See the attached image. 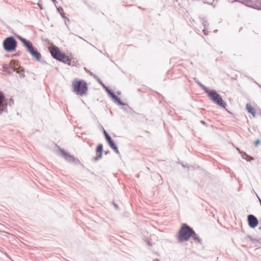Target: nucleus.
<instances>
[{"instance_id":"obj_4","label":"nucleus","mask_w":261,"mask_h":261,"mask_svg":"<svg viewBox=\"0 0 261 261\" xmlns=\"http://www.w3.org/2000/svg\"><path fill=\"white\" fill-rule=\"evenodd\" d=\"M72 86L73 92L77 95L83 96L87 92V84L84 81L75 79L72 82Z\"/></svg>"},{"instance_id":"obj_8","label":"nucleus","mask_w":261,"mask_h":261,"mask_svg":"<svg viewBox=\"0 0 261 261\" xmlns=\"http://www.w3.org/2000/svg\"><path fill=\"white\" fill-rule=\"evenodd\" d=\"M104 134L106 137V140L108 141V143L110 147L113 149L115 152L117 154L119 153V150L117 149V148L114 143L112 141L110 136L108 134V133L104 130Z\"/></svg>"},{"instance_id":"obj_11","label":"nucleus","mask_w":261,"mask_h":261,"mask_svg":"<svg viewBox=\"0 0 261 261\" xmlns=\"http://www.w3.org/2000/svg\"><path fill=\"white\" fill-rule=\"evenodd\" d=\"M103 150V146L102 144H99L96 149L97 156L95 158L96 160L100 159L102 156V152Z\"/></svg>"},{"instance_id":"obj_6","label":"nucleus","mask_w":261,"mask_h":261,"mask_svg":"<svg viewBox=\"0 0 261 261\" xmlns=\"http://www.w3.org/2000/svg\"><path fill=\"white\" fill-rule=\"evenodd\" d=\"M3 45L6 50L13 51L16 47V41L13 37H8L4 41Z\"/></svg>"},{"instance_id":"obj_5","label":"nucleus","mask_w":261,"mask_h":261,"mask_svg":"<svg viewBox=\"0 0 261 261\" xmlns=\"http://www.w3.org/2000/svg\"><path fill=\"white\" fill-rule=\"evenodd\" d=\"M20 40L24 46L27 48L30 54L37 61H40L41 55L38 51L37 49L33 46L32 44L24 38H20Z\"/></svg>"},{"instance_id":"obj_7","label":"nucleus","mask_w":261,"mask_h":261,"mask_svg":"<svg viewBox=\"0 0 261 261\" xmlns=\"http://www.w3.org/2000/svg\"><path fill=\"white\" fill-rule=\"evenodd\" d=\"M248 225L252 228H255L258 224V221L256 217L253 215H249L247 217Z\"/></svg>"},{"instance_id":"obj_3","label":"nucleus","mask_w":261,"mask_h":261,"mask_svg":"<svg viewBox=\"0 0 261 261\" xmlns=\"http://www.w3.org/2000/svg\"><path fill=\"white\" fill-rule=\"evenodd\" d=\"M201 86L205 93L207 94L209 98L217 105L225 108L226 103L223 100L221 96L215 90H209L206 87L201 85Z\"/></svg>"},{"instance_id":"obj_1","label":"nucleus","mask_w":261,"mask_h":261,"mask_svg":"<svg viewBox=\"0 0 261 261\" xmlns=\"http://www.w3.org/2000/svg\"><path fill=\"white\" fill-rule=\"evenodd\" d=\"M190 237H192L194 239H196V234L187 225L183 224L178 232V241L180 242L187 241L189 240Z\"/></svg>"},{"instance_id":"obj_12","label":"nucleus","mask_w":261,"mask_h":261,"mask_svg":"<svg viewBox=\"0 0 261 261\" xmlns=\"http://www.w3.org/2000/svg\"><path fill=\"white\" fill-rule=\"evenodd\" d=\"M246 109L249 113L251 114L253 116L255 114V110L254 107L250 103H247L246 105Z\"/></svg>"},{"instance_id":"obj_13","label":"nucleus","mask_w":261,"mask_h":261,"mask_svg":"<svg viewBox=\"0 0 261 261\" xmlns=\"http://www.w3.org/2000/svg\"><path fill=\"white\" fill-rule=\"evenodd\" d=\"M258 143H259V141H257L255 142V145H257Z\"/></svg>"},{"instance_id":"obj_2","label":"nucleus","mask_w":261,"mask_h":261,"mask_svg":"<svg viewBox=\"0 0 261 261\" xmlns=\"http://www.w3.org/2000/svg\"><path fill=\"white\" fill-rule=\"evenodd\" d=\"M49 49L54 58L68 65L70 64L71 59L65 54L62 53L58 47L54 46L49 47Z\"/></svg>"},{"instance_id":"obj_9","label":"nucleus","mask_w":261,"mask_h":261,"mask_svg":"<svg viewBox=\"0 0 261 261\" xmlns=\"http://www.w3.org/2000/svg\"><path fill=\"white\" fill-rule=\"evenodd\" d=\"M62 156L65 159L66 161L69 162H79V160L74 158L73 156L69 154L64 151H61Z\"/></svg>"},{"instance_id":"obj_10","label":"nucleus","mask_w":261,"mask_h":261,"mask_svg":"<svg viewBox=\"0 0 261 261\" xmlns=\"http://www.w3.org/2000/svg\"><path fill=\"white\" fill-rule=\"evenodd\" d=\"M10 67L13 69L14 71H17L18 72V69L19 68V65L18 64V62L16 60H12L10 63Z\"/></svg>"}]
</instances>
